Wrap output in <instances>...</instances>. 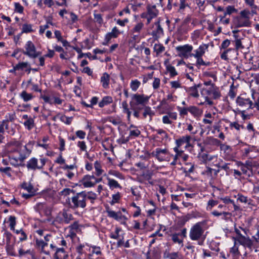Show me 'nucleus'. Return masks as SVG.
Instances as JSON below:
<instances>
[{"instance_id":"nucleus-48","label":"nucleus","mask_w":259,"mask_h":259,"mask_svg":"<svg viewBox=\"0 0 259 259\" xmlns=\"http://www.w3.org/2000/svg\"><path fill=\"white\" fill-rule=\"evenodd\" d=\"M93 45V43L89 38H86L82 42L81 48L83 49H90Z\"/></svg>"},{"instance_id":"nucleus-31","label":"nucleus","mask_w":259,"mask_h":259,"mask_svg":"<svg viewBox=\"0 0 259 259\" xmlns=\"http://www.w3.org/2000/svg\"><path fill=\"white\" fill-rule=\"evenodd\" d=\"M230 128L231 130L235 129L238 134H240L241 130H244L245 127L242 124H240L238 122H231L230 123Z\"/></svg>"},{"instance_id":"nucleus-36","label":"nucleus","mask_w":259,"mask_h":259,"mask_svg":"<svg viewBox=\"0 0 259 259\" xmlns=\"http://www.w3.org/2000/svg\"><path fill=\"white\" fill-rule=\"evenodd\" d=\"M56 252L54 254V258L55 259H64L63 256L61 255V253L65 256V251L64 248H58L56 247Z\"/></svg>"},{"instance_id":"nucleus-7","label":"nucleus","mask_w":259,"mask_h":259,"mask_svg":"<svg viewBox=\"0 0 259 259\" xmlns=\"http://www.w3.org/2000/svg\"><path fill=\"white\" fill-rule=\"evenodd\" d=\"M150 154L152 156L155 157L159 161L162 162L166 160V156L169 154V152L166 148H157Z\"/></svg>"},{"instance_id":"nucleus-15","label":"nucleus","mask_w":259,"mask_h":259,"mask_svg":"<svg viewBox=\"0 0 259 259\" xmlns=\"http://www.w3.org/2000/svg\"><path fill=\"white\" fill-rule=\"evenodd\" d=\"M235 27L237 28L242 27H249L251 25V21L248 19L243 18L240 16H237L234 20Z\"/></svg>"},{"instance_id":"nucleus-23","label":"nucleus","mask_w":259,"mask_h":259,"mask_svg":"<svg viewBox=\"0 0 259 259\" xmlns=\"http://www.w3.org/2000/svg\"><path fill=\"white\" fill-rule=\"evenodd\" d=\"M67 243L63 238L58 237L55 238L54 241H52L50 244V247L54 249L57 247V245H62L66 246Z\"/></svg>"},{"instance_id":"nucleus-19","label":"nucleus","mask_w":259,"mask_h":259,"mask_svg":"<svg viewBox=\"0 0 259 259\" xmlns=\"http://www.w3.org/2000/svg\"><path fill=\"white\" fill-rule=\"evenodd\" d=\"M211 214L214 217L221 216V219L226 221L229 220L232 216L231 213L225 211H219L218 210H214L211 212Z\"/></svg>"},{"instance_id":"nucleus-13","label":"nucleus","mask_w":259,"mask_h":259,"mask_svg":"<svg viewBox=\"0 0 259 259\" xmlns=\"http://www.w3.org/2000/svg\"><path fill=\"white\" fill-rule=\"evenodd\" d=\"M236 240L244 247L248 248L250 251L252 250L253 242L249 237L240 235L239 237H236Z\"/></svg>"},{"instance_id":"nucleus-61","label":"nucleus","mask_w":259,"mask_h":259,"mask_svg":"<svg viewBox=\"0 0 259 259\" xmlns=\"http://www.w3.org/2000/svg\"><path fill=\"white\" fill-rule=\"evenodd\" d=\"M237 12V10L235 8L234 6H228L226 7V10L225 11V15H231L233 13H235Z\"/></svg>"},{"instance_id":"nucleus-54","label":"nucleus","mask_w":259,"mask_h":259,"mask_svg":"<svg viewBox=\"0 0 259 259\" xmlns=\"http://www.w3.org/2000/svg\"><path fill=\"white\" fill-rule=\"evenodd\" d=\"M33 31L31 24H24L22 26V33H29Z\"/></svg>"},{"instance_id":"nucleus-20","label":"nucleus","mask_w":259,"mask_h":259,"mask_svg":"<svg viewBox=\"0 0 259 259\" xmlns=\"http://www.w3.org/2000/svg\"><path fill=\"white\" fill-rule=\"evenodd\" d=\"M202 84L199 83L198 84H195L191 87H189L186 89V92L194 98H198L199 96L198 88L201 87Z\"/></svg>"},{"instance_id":"nucleus-55","label":"nucleus","mask_w":259,"mask_h":259,"mask_svg":"<svg viewBox=\"0 0 259 259\" xmlns=\"http://www.w3.org/2000/svg\"><path fill=\"white\" fill-rule=\"evenodd\" d=\"M71 193H74V191L73 189L70 188H65L63 190H62L60 193V195L64 196H67Z\"/></svg>"},{"instance_id":"nucleus-25","label":"nucleus","mask_w":259,"mask_h":259,"mask_svg":"<svg viewBox=\"0 0 259 259\" xmlns=\"http://www.w3.org/2000/svg\"><path fill=\"white\" fill-rule=\"evenodd\" d=\"M109 75L107 73H104L101 78V82L103 88L108 89L109 88Z\"/></svg>"},{"instance_id":"nucleus-28","label":"nucleus","mask_w":259,"mask_h":259,"mask_svg":"<svg viewBox=\"0 0 259 259\" xmlns=\"http://www.w3.org/2000/svg\"><path fill=\"white\" fill-rule=\"evenodd\" d=\"M238 166L240 167V169L242 171L241 173L244 175L246 177L249 178L252 176V170L245 167V166L243 165L242 162H239Z\"/></svg>"},{"instance_id":"nucleus-50","label":"nucleus","mask_w":259,"mask_h":259,"mask_svg":"<svg viewBox=\"0 0 259 259\" xmlns=\"http://www.w3.org/2000/svg\"><path fill=\"white\" fill-rule=\"evenodd\" d=\"M24 125L27 128L28 130H30L34 126V120L33 118L29 117L28 120H26L24 122Z\"/></svg>"},{"instance_id":"nucleus-43","label":"nucleus","mask_w":259,"mask_h":259,"mask_svg":"<svg viewBox=\"0 0 259 259\" xmlns=\"http://www.w3.org/2000/svg\"><path fill=\"white\" fill-rule=\"evenodd\" d=\"M166 70L169 73L170 77H173L178 74L175 67L171 65H168L166 67Z\"/></svg>"},{"instance_id":"nucleus-6","label":"nucleus","mask_w":259,"mask_h":259,"mask_svg":"<svg viewBox=\"0 0 259 259\" xmlns=\"http://www.w3.org/2000/svg\"><path fill=\"white\" fill-rule=\"evenodd\" d=\"M193 50V47L189 45H185L184 46H180L176 47V50L179 53V55L180 57L188 58L191 56V52Z\"/></svg>"},{"instance_id":"nucleus-14","label":"nucleus","mask_w":259,"mask_h":259,"mask_svg":"<svg viewBox=\"0 0 259 259\" xmlns=\"http://www.w3.org/2000/svg\"><path fill=\"white\" fill-rule=\"evenodd\" d=\"M73 219V215L70 213H68L66 211L64 210L62 212L59 213L56 219L60 223L68 224Z\"/></svg>"},{"instance_id":"nucleus-45","label":"nucleus","mask_w":259,"mask_h":259,"mask_svg":"<svg viewBox=\"0 0 259 259\" xmlns=\"http://www.w3.org/2000/svg\"><path fill=\"white\" fill-rule=\"evenodd\" d=\"M237 200L239 201L240 202L248 204L250 203L251 201V200L248 199L247 197L244 196V195L240 194H238L237 195Z\"/></svg>"},{"instance_id":"nucleus-63","label":"nucleus","mask_w":259,"mask_h":259,"mask_svg":"<svg viewBox=\"0 0 259 259\" xmlns=\"http://www.w3.org/2000/svg\"><path fill=\"white\" fill-rule=\"evenodd\" d=\"M120 197V194L119 192L112 195V200L111 202V204H114V203L118 202Z\"/></svg>"},{"instance_id":"nucleus-24","label":"nucleus","mask_w":259,"mask_h":259,"mask_svg":"<svg viewBox=\"0 0 259 259\" xmlns=\"http://www.w3.org/2000/svg\"><path fill=\"white\" fill-rule=\"evenodd\" d=\"M152 173L150 172L149 170L145 172H143L141 177L139 178V182L142 183L144 181H148L150 184H153L152 182H150V180L152 179Z\"/></svg>"},{"instance_id":"nucleus-56","label":"nucleus","mask_w":259,"mask_h":259,"mask_svg":"<svg viewBox=\"0 0 259 259\" xmlns=\"http://www.w3.org/2000/svg\"><path fill=\"white\" fill-rule=\"evenodd\" d=\"M233 42L235 44V49L238 50L239 49H242L244 48V46L242 44L241 38L234 39Z\"/></svg>"},{"instance_id":"nucleus-4","label":"nucleus","mask_w":259,"mask_h":259,"mask_svg":"<svg viewBox=\"0 0 259 259\" xmlns=\"http://www.w3.org/2000/svg\"><path fill=\"white\" fill-rule=\"evenodd\" d=\"M201 95L204 97L205 102L209 105H212L213 102L208 98L209 96L212 95L213 99H217L221 97V93L219 88L215 85H212V87L208 89H202L201 91Z\"/></svg>"},{"instance_id":"nucleus-35","label":"nucleus","mask_w":259,"mask_h":259,"mask_svg":"<svg viewBox=\"0 0 259 259\" xmlns=\"http://www.w3.org/2000/svg\"><path fill=\"white\" fill-rule=\"evenodd\" d=\"M153 49L154 51L156 53V56H158L165 51V47L162 44H155Z\"/></svg>"},{"instance_id":"nucleus-39","label":"nucleus","mask_w":259,"mask_h":259,"mask_svg":"<svg viewBox=\"0 0 259 259\" xmlns=\"http://www.w3.org/2000/svg\"><path fill=\"white\" fill-rule=\"evenodd\" d=\"M28 66H29V64L28 62H19L14 66V70H23L24 69L28 68Z\"/></svg>"},{"instance_id":"nucleus-51","label":"nucleus","mask_w":259,"mask_h":259,"mask_svg":"<svg viewBox=\"0 0 259 259\" xmlns=\"http://www.w3.org/2000/svg\"><path fill=\"white\" fill-rule=\"evenodd\" d=\"M60 120L66 124L69 125L71 124L72 120V117H67L64 115H62L60 117Z\"/></svg>"},{"instance_id":"nucleus-21","label":"nucleus","mask_w":259,"mask_h":259,"mask_svg":"<svg viewBox=\"0 0 259 259\" xmlns=\"http://www.w3.org/2000/svg\"><path fill=\"white\" fill-rule=\"evenodd\" d=\"M208 44H203L194 51L195 53L192 54L191 56H193V57H202L205 51L208 49Z\"/></svg>"},{"instance_id":"nucleus-18","label":"nucleus","mask_w":259,"mask_h":259,"mask_svg":"<svg viewBox=\"0 0 259 259\" xmlns=\"http://www.w3.org/2000/svg\"><path fill=\"white\" fill-rule=\"evenodd\" d=\"M196 217L194 212L188 213L185 215L182 216L178 219L177 222V225L180 227H183L186 223L189 221L190 219Z\"/></svg>"},{"instance_id":"nucleus-27","label":"nucleus","mask_w":259,"mask_h":259,"mask_svg":"<svg viewBox=\"0 0 259 259\" xmlns=\"http://www.w3.org/2000/svg\"><path fill=\"white\" fill-rule=\"evenodd\" d=\"M121 32L116 27H114L110 32H108L105 36L108 39L111 40L112 38H117Z\"/></svg>"},{"instance_id":"nucleus-62","label":"nucleus","mask_w":259,"mask_h":259,"mask_svg":"<svg viewBox=\"0 0 259 259\" xmlns=\"http://www.w3.org/2000/svg\"><path fill=\"white\" fill-rule=\"evenodd\" d=\"M92 250L90 254H93V255L96 254V255H99L101 254V251L100 247L93 246L92 247Z\"/></svg>"},{"instance_id":"nucleus-44","label":"nucleus","mask_w":259,"mask_h":259,"mask_svg":"<svg viewBox=\"0 0 259 259\" xmlns=\"http://www.w3.org/2000/svg\"><path fill=\"white\" fill-rule=\"evenodd\" d=\"M147 11V15L154 18L156 17L158 13L157 10H156L155 6H153L151 7H148Z\"/></svg>"},{"instance_id":"nucleus-41","label":"nucleus","mask_w":259,"mask_h":259,"mask_svg":"<svg viewBox=\"0 0 259 259\" xmlns=\"http://www.w3.org/2000/svg\"><path fill=\"white\" fill-rule=\"evenodd\" d=\"M144 26V24L142 22H139L137 24L134 28L131 30V33L132 34L134 33H138L140 34V32Z\"/></svg>"},{"instance_id":"nucleus-32","label":"nucleus","mask_w":259,"mask_h":259,"mask_svg":"<svg viewBox=\"0 0 259 259\" xmlns=\"http://www.w3.org/2000/svg\"><path fill=\"white\" fill-rule=\"evenodd\" d=\"M108 180V185L109 186L110 188L111 189H113L115 188H120L121 189V186L120 184L117 182V181L115 180L107 177V178Z\"/></svg>"},{"instance_id":"nucleus-8","label":"nucleus","mask_w":259,"mask_h":259,"mask_svg":"<svg viewBox=\"0 0 259 259\" xmlns=\"http://www.w3.org/2000/svg\"><path fill=\"white\" fill-rule=\"evenodd\" d=\"M24 48L25 50H20L24 55L33 59L36 58V56L35 55L36 48L31 41L29 40L27 41Z\"/></svg>"},{"instance_id":"nucleus-22","label":"nucleus","mask_w":259,"mask_h":259,"mask_svg":"<svg viewBox=\"0 0 259 259\" xmlns=\"http://www.w3.org/2000/svg\"><path fill=\"white\" fill-rule=\"evenodd\" d=\"M155 25L156 28L152 32L151 34L155 39H158L163 34V30L159 21L155 22Z\"/></svg>"},{"instance_id":"nucleus-49","label":"nucleus","mask_w":259,"mask_h":259,"mask_svg":"<svg viewBox=\"0 0 259 259\" xmlns=\"http://www.w3.org/2000/svg\"><path fill=\"white\" fill-rule=\"evenodd\" d=\"M94 166L96 170L95 174L97 176H100L103 172V170L101 169V166L100 163L96 161L94 163Z\"/></svg>"},{"instance_id":"nucleus-59","label":"nucleus","mask_w":259,"mask_h":259,"mask_svg":"<svg viewBox=\"0 0 259 259\" xmlns=\"http://www.w3.org/2000/svg\"><path fill=\"white\" fill-rule=\"evenodd\" d=\"M22 188L27 190L28 192H31L33 189V186L30 183H27L26 182H24L22 184Z\"/></svg>"},{"instance_id":"nucleus-17","label":"nucleus","mask_w":259,"mask_h":259,"mask_svg":"<svg viewBox=\"0 0 259 259\" xmlns=\"http://www.w3.org/2000/svg\"><path fill=\"white\" fill-rule=\"evenodd\" d=\"M93 179L94 175H87L83 177L80 182L84 188H91L94 187Z\"/></svg>"},{"instance_id":"nucleus-5","label":"nucleus","mask_w":259,"mask_h":259,"mask_svg":"<svg viewBox=\"0 0 259 259\" xmlns=\"http://www.w3.org/2000/svg\"><path fill=\"white\" fill-rule=\"evenodd\" d=\"M47 159L40 157L38 159L35 157L31 158L26 163V166L28 170H36L41 169L46 164Z\"/></svg>"},{"instance_id":"nucleus-46","label":"nucleus","mask_w":259,"mask_h":259,"mask_svg":"<svg viewBox=\"0 0 259 259\" xmlns=\"http://www.w3.org/2000/svg\"><path fill=\"white\" fill-rule=\"evenodd\" d=\"M140 84H141V82L138 80H137V79L133 80H132V81L131 82L130 87H131V89L132 90V91L135 92L139 88Z\"/></svg>"},{"instance_id":"nucleus-2","label":"nucleus","mask_w":259,"mask_h":259,"mask_svg":"<svg viewBox=\"0 0 259 259\" xmlns=\"http://www.w3.org/2000/svg\"><path fill=\"white\" fill-rule=\"evenodd\" d=\"M205 225L204 221L199 222L191 227L189 232V237L191 240L199 241L202 239L203 241L205 237L204 235Z\"/></svg>"},{"instance_id":"nucleus-29","label":"nucleus","mask_w":259,"mask_h":259,"mask_svg":"<svg viewBox=\"0 0 259 259\" xmlns=\"http://www.w3.org/2000/svg\"><path fill=\"white\" fill-rule=\"evenodd\" d=\"M174 151L175 152L176 154L174 156L173 161L170 163L171 165H176L177 164L180 163L179 161V159L181 158L180 150L178 149V147H175Z\"/></svg>"},{"instance_id":"nucleus-38","label":"nucleus","mask_w":259,"mask_h":259,"mask_svg":"<svg viewBox=\"0 0 259 259\" xmlns=\"http://www.w3.org/2000/svg\"><path fill=\"white\" fill-rule=\"evenodd\" d=\"M188 110L189 112L195 117H198L201 114L200 110L196 106H191L189 107Z\"/></svg>"},{"instance_id":"nucleus-3","label":"nucleus","mask_w":259,"mask_h":259,"mask_svg":"<svg viewBox=\"0 0 259 259\" xmlns=\"http://www.w3.org/2000/svg\"><path fill=\"white\" fill-rule=\"evenodd\" d=\"M150 99V97L144 94H135L132 96V101L130 103L133 104V105L136 108L137 110L140 112L141 110L144 109L145 106L147 104Z\"/></svg>"},{"instance_id":"nucleus-11","label":"nucleus","mask_w":259,"mask_h":259,"mask_svg":"<svg viewBox=\"0 0 259 259\" xmlns=\"http://www.w3.org/2000/svg\"><path fill=\"white\" fill-rule=\"evenodd\" d=\"M170 236L172 241L174 243H178L179 245L183 244L184 238L187 237V229L184 228L181 230V232L173 233Z\"/></svg>"},{"instance_id":"nucleus-34","label":"nucleus","mask_w":259,"mask_h":259,"mask_svg":"<svg viewBox=\"0 0 259 259\" xmlns=\"http://www.w3.org/2000/svg\"><path fill=\"white\" fill-rule=\"evenodd\" d=\"M107 121L112 123L114 125L121 124L122 120L119 116H110L107 118Z\"/></svg>"},{"instance_id":"nucleus-33","label":"nucleus","mask_w":259,"mask_h":259,"mask_svg":"<svg viewBox=\"0 0 259 259\" xmlns=\"http://www.w3.org/2000/svg\"><path fill=\"white\" fill-rule=\"evenodd\" d=\"M154 115V112L151 110V107L149 106H145L144 108V112L143 113V116L144 118H146L147 116H150V120H152V117Z\"/></svg>"},{"instance_id":"nucleus-12","label":"nucleus","mask_w":259,"mask_h":259,"mask_svg":"<svg viewBox=\"0 0 259 259\" xmlns=\"http://www.w3.org/2000/svg\"><path fill=\"white\" fill-rule=\"evenodd\" d=\"M236 103L240 107L248 109L253 108L252 102L249 98H245L241 96H238L236 99Z\"/></svg>"},{"instance_id":"nucleus-47","label":"nucleus","mask_w":259,"mask_h":259,"mask_svg":"<svg viewBox=\"0 0 259 259\" xmlns=\"http://www.w3.org/2000/svg\"><path fill=\"white\" fill-rule=\"evenodd\" d=\"M16 218L15 216L11 215L9 217V221L10 222V228L11 230L15 231V227L16 224Z\"/></svg>"},{"instance_id":"nucleus-37","label":"nucleus","mask_w":259,"mask_h":259,"mask_svg":"<svg viewBox=\"0 0 259 259\" xmlns=\"http://www.w3.org/2000/svg\"><path fill=\"white\" fill-rule=\"evenodd\" d=\"M85 193L86 194V200H87V199H89L90 200L91 203H94L95 200L97 198V194L92 191H85Z\"/></svg>"},{"instance_id":"nucleus-64","label":"nucleus","mask_w":259,"mask_h":259,"mask_svg":"<svg viewBox=\"0 0 259 259\" xmlns=\"http://www.w3.org/2000/svg\"><path fill=\"white\" fill-rule=\"evenodd\" d=\"M189 107L185 108V107H178V110L179 111L180 115L181 116H184L188 114V112H189Z\"/></svg>"},{"instance_id":"nucleus-10","label":"nucleus","mask_w":259,"mask_h":259,"mask_svg":"<svg viewBox=\"0 0 259 259\" xmlns=\"http://www.w3.org/2000/svg\"><path fill=\"white\" fill-rule=\"evenodd\" d=\"M31 151L32 144L30 142L23 147V149H20L19 151V160L21 162H23L24 160L30 155Z\"/></svg>"},{"instance_id":"nucleus-57","label":"nucleus","mask_w":259,"mask_h":259,"mask_svg":"<svg viewBox=\"0 0 259 259\" xmlns=\"http://www.w3.org/2000/svg\"><path fill=\"white\" fill-rule=\"evenodd\" d=\"M166 257L169 259H181L180 255L178 252H171L167 254Z\"/></svg>"},{"instance_id":"nucleus-40","label":"nucleus","mask_w":259,"mask_h":259,"mask_svg":"<svg viewBox=\"0 0 259 259\" xmlns=\"http://www.w3.org/2000/svg\"><path fill=\"white\" fill-rule=\"evenodd\" d=\"M20 97L23 100L24 102L30 101L33 98V96L31 94H29L25 91L22 92L20 95Z\"/></svg>"},{"instance_id":"nucleus-9","label":"nucleus","mask_w":259,"mask_h":259,"mask_svg":"<svg viewBox=\"0 0 259 259\" xmlns=\"http://www.w3.org/2000/svg\"><path fill=\"white\" fill-rule=\"evenodd\" d=\"M106 212L108 217L113 218L117 221L120 222L121 224L123 225L126 224V221L127 220V218L124 215H122V213L120 211L115 212L108 208L106 209Z\"/></svg>"},{"instance_id":"nucleus-53","label":"nucleus","mask_w":259,"mask_h":259,"mask_svg":"<svg viewBox=\"0 0 259 259\" xmlns=\"http://www.w3.org/2000/svg\"><path fill=\"white\" fill-rule=\"evenodd\" d=\"M172 1L173 0H159V2L162 7H164L166 5V8L170 10L172 8L171 3Z\"/></svg>"},{"instance_id":"nucleus-30","label":"nucleus","mask_w":259,"mask_h":259,"mask_svg":"<svg viewBox=\"0 0 259 259\" xmlns=\"http://www.w3.org/2000/svg\"><path fill=\"white\" fill-rule=\"evenodd\" d=\"M113 102V99L111 96H105L102 100L99 103V106L102 108L105 106L108 105Z\"/></svg>"},{"instance_id":"nucleus-16","label":"nucleus","mask_w":259,"mask_h":259,"mask_svg":"<svg viewBox=\"0 0 259 259\" xmlns=\"http://www.w3.org/2000/svg\"><path fill=\"white\" fill-rule=\"evenodd\" d=\"M191 139V136L189 135H186L180 137L179 139L176 140V141L177 145L176 147H178V149H179V148L184 144H186V148L191 147L192 145L190 144V141Z\"/></svg>"},{"instance_id":"nucleus-42","label":"nucleus","mask_w":259,"mask_h":259,"mask_svg":"<svg viewBox=\"0 0 259 259\" xmlns=\"http://www.w3.org/2000/svg\"><path fill=\"white\" fill-rule=\"evenodd\" d=\"M196 59V65L199 67L201 65L203 66H209L210 64V63L209 62H205L203 61V60L202 58V57H194Z\"/></svg>"},{"instance_id":"nucleus-26","label":"nucleus","mask_w":259,"mask_h":259,"mask_svg":"<svg viewBox=\"0 0 259 259\" xmlns=\"http://www.w3.org/2000/svg\"><path fill=\"white\" fill-rule=\"evenodd\" d=\"M230 163L224 162L223 160H221L218 163L215 164V166L218 167L219 169L224 170L227 174L230 171Z\"/></svg>"},{"instance_id":"nucleus-60","label":"nucleus","mask_w":259,"mask_h":259,"mask_svg":"<svg viewBox=\"0 0 259 259\" xmlns=\"http://www.w3.org/2000/svg\"><path fill=\"white\" fill-rule=\"evenodd\" d=\"M250 11L248 10L245 9L240 12L239 16L243 18L248 19V20H250Z\"/></svg>"},{"instance_id":"nucleus-52","label":"nucleus","mask_w":259,"mask_h":259,"mask_svg":"<svg viewBox=\"0 0 259 259\" xmlns=\"http://www.w3.org/2000/svg\"><path fill=\"white\" fill-rule=\"evenodd\" d=\"M36 244L39 247H41V250H43L46 246L48 245V243L44 241L42 239H36Z\"/></svg>"},{"instance_id":"nucleus-1","label":"nucleus","mask_w":259,"mask_h":259,"mask_svg":"<svg viewBox=\"0 0 259 259\" xmlns=\"http://www.w3.org/2000/svg\"><path fill=\"white\" fill-rule=\"evenodd\" d=\"M85 191L76 193L70 199H68L69 208L72 209H84L87 205Z\"/></svg>"},{"instance_id":"nucleus-58","label":"nucleus","mask_w":259,"mask_h":259,"mask_svg":"<svg viewBox=\"0 0 259 259\" xmlns=\"http://www.w3.org/2000/svg\"><path fill=\"white\" fill-rule=\"evenodd\" d=\"M218 203V201L210 199L207 202V209L211 210L213 207L217 205Z\"/></svg>"}]
</instances>
